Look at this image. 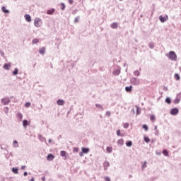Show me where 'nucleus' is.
Returning a JSON list of instances; mask_svg holds the SVG:
<instances>
[{"label": "nucleus", "mask_w": 181, "mask_h": 181, "mask_svg": "<svg viewBox=\"0 0 181 181\" xmlns=\"http://www.w3.org/2000/svg\"><path fill=\"white\" fill-rule=\"evenodd\" d=\"M167 57L172 62H176L177 60V55L175 51H170L166 54Z\"/></svg>", "instance_id": "obj_1"}, {"label": "nucleus", "mask_w": 181, "mask_h": 181, "mask_svg": "<svg viewBox=\"0 0 181 181\" xmlns=\"http://www.w3.org/2000/svg\"><path fill=\"white\" fill-rule=\"evenodd\" d=\"M42 25H43V21H42V19L40 18H35L34 26H35V28H40L42 26Z\"/></svg>", "instance_id": "obj_2"}, {"label": "nucleus", "mask_w": 181, "mask_h": 181, "mask_svg": "<svg viewBox=\"0 0 181 181\" xmlns=\"http://www.w3.org/2000/svg\"><path fill=\"white\" fill-rule=\"evenodd\" d=\"M131 84H133V86H139L141 84V81L139 78L133 77L130 79Z\"/></svg>", "instance_id": "obj_3"}, {"label": "nucleus", "mask_w": 181, "mask_h": 181, "mask_svg": "<svg viewBox=\"0 0 181 181\" xmlns=\"http://www.w3.org/2000/svg\"><path fill=\"white\" fill-rule=\"evenodd\" d=\"M168 19H169V17L168 15H165V16L163 17V16H159V20L162 23H165V22H167Z\"/></svg>", "instance_id": "obj_4"}, {"label": "nucleus", "mask_w": 181, "mask_h": 181, "mask_svg": "<svg viewBox=\"0 0 181 181\" xmlns=\"http://www.w3.org/2000/svg\"><path fill=\"white\" fill-rule=\"evenodd\" d=\"M170 114V115H177L179 114V109L176 107L171 109Z\"/></svg>", "instance_id": "obj_5"}, {"label": "nucleus", "mask_w": 181, "mask_h": 181, "mask_svg": "<svg viewBox=\"0 0 181 181\" xmlns=\"http://www.w3.org/2000/svg\"><path fill=\"white\" fill-rule=\"evenodd\" d=\"M1 102L3 103L4 105H8V104L11 103V100L9 98H4L1 99Z\"/></svg>", "instance_id": "obj_6"}, {"label": "nucleus", "mask_w": 181, "mask_h": 181, "mask_svg": "<svg viewBox=\"0 0 181 181\" xmlns=\"http://www.w3.org/2000/svg\"><path fill=\"white\" fill-rule=\"evenodd\" d=\"M28 125H30V122L28 121L27 119H24L23 121V127L26 128Z\"/></svg>", "instance_id": "obj_7"}, {"label": "nucleus", "mask_w": 181, "mask_h": 181, "mask_svg": "<svg viewBox=\"0 0 181 181\" xmlns=\"http://www.w3.org/2000/svg\"><path fill=\"white\" fill-rule=\"evenodd\" d=\"M121 73V68H119L117 69H115L114 71H113V74L114 76H119Z\"/></svg>", "instance_id": "obj_8"}, {"label": "nucleus", "mask_w": 181, "mask_h": 181, "mask_svg": "<svg viewBox=\"0 0 181 181\" xmlns=\"http://www.w3.org/2000/svg\"><path fill=\"white\" fill-rule=\"evenodd\" d=\"M25 21L27 22H32V17H30V15L29 14H25Z\"/></svg>", "instance_id": "obj_9"}, {"label": "nucleus", "mask_w": 181, "mask_h": 181, "mask_svg": "<svg viewBox=\"0 0 181 181\" xmlns=\"http://www.w3.org/2000/svg\"><path fill=\"white\" fill-rule=\"evenodd\" d=\"M3 68L4 70H9L11 69V63L4 64Z\"/></svg>", "instance_id": "obj_10"}, {"label": "nucleus", "mask_w": 181, "mask_h": 181, "mask_svg": "<svg viewBox=\"0 0 181 181\" xmlns=\"http://www.w3.org/2000/svg\"><path fill=\"white\" fill-rule=\"evenodd\" d=\"M103 166H104L105 170H107V169H108V168L110 167V162L105 161L103 163Z\"/></svg>", "instance_id": "obj_11"}, {"label": "nucleus", "mask_w": 181, "mask_h": 181, "mask_svg": "<svg viewBox=\"0 0 181 181\" xmlns=\"http://www.w3.org/2000/svg\"><path fill=\"white\" fill-rule=\"evenodd\" d=\"M40 54H45L46 53V48L42 47L39 49Z\"/></svg>", "instance_id": "obj_12"}, {"label": "nucleus", "mask_w": 181, "mask_h": 181, "mask_svg": "<svg viewBox=\"0 0 181 181\" xmlns=\"http://www.w3.org/2000/svg\"><path fill=\"white\" fill-rule=\"evenodd\" d=\"M125 91H126L127 93H131V91H132V86H126V87H125Z\"/></svg>", "instance_id": "obj_13"}, {"label": "nucleus", "mask_w": 181, "mask_h": 181, "mask_svg": "<svg viewBox=\"0 0 181 181\" xmlns=\"http://www.w3.org/2000/svg\"><path fill=\"white\" fill-rule=\"evenodd\" d=\"M54 8H51L47 11V15H53L54 13Z\"/></svg>", "instance_id": "obj_14"}, {"label": "nucleus", "mask_w": 181, "mask_h": 181, "mask_svg": "<svg viewBox=\"0 0 181 181\" xmlns=\"http://www.w3.org/2000/svg\"><path fill=\"white\" fill-rule=\"evenodd\" d=\"M57 104L58 105H64V100H62V99H59L57 101Z\"/></svg>", "instance_id": "obj_15"}, {"label": "nucleus", "mask_w": 181, "mask_h": 181, "mask_svg": "<svg viewBox=\"0 0 181 181\" xmlns=\"http://www.w3.org/2000/svg\"><path fill=\"white\" fill-rule=\"evenodd\" d=\"M117 145L119 146H122V145H124V139H120L117 141Z\"/></svg>", "instance_id": "obj_16"}, {"label": "nucleus", "mask_w": 181, "mask_h": 181, "mask_svg": "<svg viewBox=\"0 0 181 181\" xmlns=\"http://www.w3.org/2000/svg\"><path fill=\"white\" fill-rule=\"evenodd\" d=\"M81 150L83 153H88L90 152V148L82 147Z\"/></svg>", "instance_id": "obj_17"}, {"label": "nucleus", "mask_w": 181, "mask_h": 181, "mask_svg": "<svg viewBox=\"0 0 181 181\" xmlns=\"http://www.w3.org/2000/svg\"><path fill=\"white\" fill-rule=\"evenodd\" d=\"M47 160H53V159H54V156H53L52 154H48L47 156Z\"/></svg>", "instance_id": "obj_18"}, {"label": "nucleus", "mask_w": 181, "mask_h": 181, "mask_svg": "<svg viewBox=\"0 0 181 181\" xmlns=\"http://www.w3.org/2000/svg\"><path fill=\"white\" fill-rule=\"evenodd\" d=\"M110 28H112V29H117V28H118V23H112L110 25Z\"/></svg>", "instance_id": "obj_19"}, {"label": "nucleus", "mask_w": 181, "mask_h": 181, "mask_svg": "<svg viewBox=\"0 0 181 181\" xmlns=\"http://www.w3.org/2000/svg\"><path fill=\"white\" fill-rule=\"evenodd\" d=\"M133 74L136 77H139V76H141V72H139L138 70H136L134 71Z\"/></svg>", "instance_id": "obj_20"}, {"label": "nucleus", "mask_w": 181, "mask_h": 181, "mask_svg": "<svg viewBox=\"0 0 181 181\" xmlns=\"http://www.w3.org/2000/svg\"><path fill=\"white\" fill-rule=\"evenodd\" d=\"M106 151L107 152V153H111L112 152V147L111 146H107L106 148Z\"/></svg>", "instance_id": "obj_21"}, {"label": "nucleus", "mask_w": 181, "mask_h": 181, "mask_svg": "<svg viewBox=\"0 0 181 181\" xmlns=\"http://www.w3.org/2000/svg\"><path fill=\"white\" fill-rule=\"evenodd\" d=\"M1 10L4 13H9V10L6 9V7L5 6L1 7Z\"/></svg>", "instance_id": "obj_22"}, {"label": "nucleus", "mask_w": 181, "mask_h": 181, "mask_svg": "<svg viewBox=\"0 0 181 181\" xmlns=\"http://www.w3.org/2000/svg\"><path fill=\"white\" fill-rule=\"evenodd\" d=\"M13 146L14 148H19V144H18V142L16 141V140H14L13 142Z\"/></svg>", "instance_id": "obj_23"}, {"label": "nucleus", "mask_w": 181, "mask_h": 181, "mask_svg": "<svg viewBox=\"0 0 181 181\" xmlns=\"http://www.w3.org/2000/svg\"><path fill=\"white\" fill-rule=\"evenodd\" d=\"M12 172L14 173L16 175H18L19 173V171L17 168H13Z\"/></svg>", "instance_id": "obj_24"}, {"label": "nucleus", "mask_w": 181, "mask_h": 181, "mask_svg": "<svg viewBox=\"0 0 181 181\" xmlns=\"http://www.w3.org/2000/svg\"><path fill=\"white\" fill-rule=\"evenodd\" d=\"M126 146H128V148H131V146H132V141H128L127 142H126Z\"/></svg>", "instance_id": "obj_25"}, {"label": "nucleus", "mask_w": 181, "mask_h": 181, "mask_svg": "<svg viewBox=\"0 0 181 181\" xmlns=\"http://www.w3.org/2000/svg\"><path fill=\"white\" fill-rule=\"evenodd\" d=\"M18 71L19 70L18 69V68H15L14 71H13V76H18Z\"/></svg>", "instance_id": "obj_26"}, {"label": "nucleus", "mask_w": 181, "mask_h": 181, "mask_svg": "<svg viewBox=\"0 0 181 181\" xmlns=\"http://www.w3.org/2000/svg\"><path fill=\"white\" fill-rule=\"evenodd\" d=\"M95 107L97 108H99V110H104V108L103 107V105H101L100 104H95Z\"/></svg>", "instance_id": "obj_27"}, {"label": "nucleus", "mask_w": 181, "mask_h": 181, "mask_svg": "<svg viewBox=\"0 0 181 181\" xmlns=\"http://www.w3.org/2000/svg\"><path fill=\"white\" fill-rule=\"evenodd\" d=\"M180 103V99L177 98L174 100V104H179Z\"/></svg>", "instance_id": "obj_28"}, {"label": "nucleus", "mask_w": 181, "mask_h": 181, "mask_svg": "<svg viewBox=\"0 0 181 181\" xmlns=\"http://www.w3.org/2000/svg\"><path fill=\"white\" fill-rule=\"evenodd\" d=\"M38 139H40V141H46V139L43 137L42 135H39Z\"/></svg>", "instance_id": "obj_29"}, {"label": "nucleus", "mask_w": 181, "mask_h": 181, "mask_svg": "<svg viewBox=\"0 0 181 181\" xmlns=\"http://www.w3.org/2000/svg\"><path fill=\"white\" fill-rule=\"evenodd\" d=\"M163 155H164V156H169V153H168V151L163 150Z\"/></svg>", "instance_id": "obj_30"}, {"label": "nucleus", "mask_w": 181, "mask_h": 181, "mask_svg": "<svg viewBox=\"0 0 181 181\" xmlns=\"http://www.w3.org/2000/svg\"><path fill=\"white\" fill-rule=\"evenodd\" d=\"M18 118H19L21 120H22V118H23V115L22 113H18L17 114Z\"/></svg>", "instance_id": "obj_31"}, {"label": "nucleus", "mask_w": 181, "mask_h": 181, "mask_svg": "<svg viewBox=\"0 0 181 181\" xmlns=\"http://www.w3.org/2000/svg\"><path fill=\"white\" fill-rule=\"evenodd\" d=\"M148 47H150V49H153V47H155V45L153 44V42H150L148 44Z\"/></svg>", "instance_id": "obj_32"}, {"label": "nucleus", "mask_w": 181, "mask_h": 181, "mask_svg": "<svg viewBox=\"0 0 181 181\" xmlns=\"http://www.w3.org/2000/svg\"><path fill=\"white\" fill-rule=\"evenodd\" d=\"M24 106L25 107V108H29V107H30V102L25 103Z\"/></svg>", "instance_id": "obj_33"}, {"label": "nucleus", "mask_w": 181, "mask_h": 181, "mask_svg": "<svg viewBox=\"0 0 181 181\" xmlns=\"http://www.w3.org/2000/svg\"><path fill=\"white\" fill-rule=\"evenodd\" d=\"M61 6L62 11H64V9L66 8V5H64V3H61Z\"/></svg>", "instance_id": "obj_34"}, {"label": "nucleus", "mask_w": 181, "mask_h": 181, "mask_svg": "<svg viewBox=\"0 0 181 181\" xmlns=\"http://www.w3.org/2000/svg\"><path fill=\"white\" fill-rule=\"evenodd\" d=\"M32 43H33V45H36V43H39V40L34 39V40H33Z\"/></svg>", "instance_id": "obj_35"}, {"label": "nucleus", "mask_w": 181, "mask_h": 181, "mask_svg": "<svg viewBox=\"0 0 181 181\" xmlns=\"http://www.w3.org/2000/svg\"><path fill=\"white\" fill-rule=\"evenodd\" d=\"M175 80H180V76H179L178 74H175Z\"/></svg>", "instance_id": "obj_36"}, {"label": "nucleus", "mask_w": 181, "mask_h": 181, "mask_svg": "<svg viewBox=\"0 0 181 181\" xmlns=\"http://www.w3.org/2000/svg\"><path fill=\"white\" fill-rule=\"evenodd\" d=\"M144 139L145 142H146V144H149V142H150V141H151V140H150L148 137H146V136H144Z\"/></svg>", "instance_id": "obj_37"}, {"label": "nucleus", "mask_w": 181, "mask_h": 181, "mask_svg": "<svg viewBox=\"0 0 181 181\" xmlns=\"http://www.w3.org/2000/svg\"><path fill=\"white\" fill-rule=\"evenodd\" d=\"M136 108L137 110V115H139L141 114V109L138 106H136Z\"/></svg>", "instance_id": "obj_38"}, {"label": "nucleus", "mask_w": 181, "mask_h": 181, "mask_svg": "<svg viewBox=\"0 0 181 181\" xmlns=\"http://www.w3.org/2000/svg\"><path fill=\"white\" fill-rule=\"evenodd\" d=\"M150 119H151V121H153L154 122L156 120L155 116L153 115H151L150 116Z\"/></svg>", "instance_id": "obj_39"}, {"label": "nucleus", "mask_w": 181, "mask_h": 181, "mask_svg": "<svg viewBox=\"0 0 181 181\" xmlns=\"http://www.w3.org/2000/svg\"><path fill=\"white\" fill-rule=\"evenodd\" d=\"M60 156H62V157L66 156V151H62L61 153H60Z\"/></svg>", "instance_id": "obj_40"}, {"label": "nucleus", "mask_w": 181, "mask_h": 181, "mask_svg": "<svg viewBox=\"0 0 181 181\" xmlns=\"http://www.w3.org/2000/svg\"><path fill=\"white\" fill-rule=\"evenodd\" d=\"M165 103H167V104H170L171 103L170 98H167L165 99Z\"/></svg>", "instance_id": "obj_41"}, {"label": "nucleus", "mask_w": 181, "mask_h": 181, "mask_svg": "<svg viewBox=\"0 0 181 181\" xmlns=\"http://www.w3.org/2000/svg\"><path fill=\"white\" fill-rule=\"evenodd\" d=\"M129 127V124L128 123H124L123 124V128H128Z\"/></svg>", "instance_id": "obj_42"}, {"label": "nucleus", "mask_w": 181, "mask_h": 181, "mask_svg": "<svg viewBox=\"0 0 181 181\" xmlns=\"http://www.w3.org/2000/svg\"><path fill=\"white\" fill-rule=\"evenodd\" d=\"M141 168H142V169H145V168H146V161H145V162L142 164Z\"/></svg>", "instance_id": "obj_43"}, {"label": "nucleus", "mask_w": 181, "mask_h": 181, "mask_svg": "<svg viewBox=\"0 0 181 181\" xmlns=\"http://www.w3.org/2000/svg\"><path fill=\"white\" fill-rule=\"evenodd\" d=\"M142 128H143L144 129H145V131H148V126H146V124H144V125L142 126Z\"/></svg>", "instance_id": "obj_44"}, {"label": "nucleus", "mask_w": 181, "mask_h": 181, "mask_svg": "<svg viewBox=\"0 0 181 181\" xmlns=\"http://www.w3.org/2000/svg\"><path fill=\"white\" fill-rule=\"evenodd\" d=\"M4 111H5L6 114H8V112H9V108H8L7 107H5Z\"/></svg>", "instance_id": "obj_45"}, {"label": "nucleus", "mask_w": 181, "mask_h": 181, "mask_svg": "<svg viewBox=\"0 0 181 181\" xmlns=\"http://www.w3.org/2000/svg\"><path fill=\"white\" fill-rule=\"evenodd\" d=\"M78 21H79V18L78 17L75 18L74 23H77L78 22Z\"/></svg>", "instance_id": "obj_46"}, {"label": "nucleus", "mask_w": 181, "mask_h": 181, "mask_svg": "<svg viewBox=\"0 0 181 181\" xmlns=\"http://www.w3.org/2000/svg\"><path fill=\"white\" fill-rule=\"evenodd\" d=\"M117 136H119L121 135V131L120 130L117 131Z\"/></svg>", "instance_id": "obj_47"}, {"label": "nucleus", "mask_w": 181, "mask_h": 181, "mask_svg": "<svg viewBox=\"0 0 181 181\" xmlns=\"http://www.w3.org/2000/svg\"><path fill=\"white\" fill-rule=\"evenodd\" d=\"M105 115L107 116V117H110L111 115V112H110V111H107L106 112Z\"/></svg>", "instance_id": "obj_48"}, {"label": "nucleus", "mask_w": 181, "mask_h": 181, "mask_svg": "<svg viewBox=\"0 0 181 181\" xmlns=\"http://www.w3.org/2000/svg\"><path fill=\"white\" fill-rule=\"evenodd\" d=\"M105 179L106 181H111V179H110L109 177H105Z\"/></svg>", "instance_id": "obj_49"}, {"label": "nucleus", "mask_w": 181, "mask_h": 181, "mask_svg": "<svg viewBox=\"0 0 181 181\" xmlns=\"http://www.w3.org/2000/svg\"><path fill=\"white\" fill-rule=\"evenodd\" d=\"M69 4L73 5V0H68Z\"/></svg>", "instance_id": "obj_50"}, {"label": "nucleus", "mask_w": 181, "mask_h": 181, "mask_svg": "<svg viewBox=\"0 0 181 181\" xmlns=\"http://www.w3.org/2000/svg\"><path fill=\"white\" fill-rule=\"evenodd\" d=\"M155 134H156V136L159 135V130H156Z\"/></svg>", "instance_id": "obj_51"}, {"label": "nucleus", "mask_w": 181, "mask_h": 181, "mask_svg": "<svg viewBox=\"0 0 181 181\" xmlns=\"http://www.w3.org/2000/svg\"><path fill=\"white\" fill-rule=\"evenodd\" d=\"M79 156H84V153L83 151L79 153Z\"/></svg>", "instance_id": "obj_52"}, {"label": "nucleus", "mask_w": 181, "mask_h": 181, "mask_svg": "<svg viewBox=\"0 0 181 181\" xmlns=\"http://www.w3.org/2000/svg\"><path fill=\"white\" fill-rule=\"evenodd\" d=\"M21 169L23 170L24 169H26V165H22Z\"/></svg>", "instance_id": "obj_53"}, {"label": "nucleus", "mask_w": 181, "mask_h": 181, "mask_svg": "<svg viewBox=\"0 0 181 181\" xmlns=\"http://www.w3.org/2000/svg\"><path fill=\"white\" fill-rule=\"evenodd\" d=\"M23 175L24 176H28V172H24Z\"/></svg>", "instance_id": "obj_54"}, {"label": "nucleus", "mask_w": 181, "mask_h": 181, "mask_svg": "<svg viewBox=\"0 0 181 181\" xmlns=\"http://www.w3.org/2000/svg\"><path fill=\"white\" fill-rule=\"evenodd\" d=\"M154 129L155 131H158V126H155Z\"/></svg>", "instance_id": "obj_55"}, {"label": "nucleus", "mask_w": 181, "mask_h": 181, "mask_svg": "<svg viewBox=\"0 0 181 181\" xmlns=\"http://www.w3.org/2000/svg\"><path fill=\"white\" fill-rule=\"evenodd\" d=\"M42 180H43V181L46 180V177H42Z\"/></svg>", "instance_id": "obj_56"}, {"label": "nucleus", "mask_w": 181, "mask_h": 181, "mask_svg": "<svg viewBox=\"0 0 181 181\" xmlns=\"http://www.w3.org/2000/svg\"><path fill=\"white\" fill-rule=\"evenodd\" d=\"M30 181H35V178H31Z\"/></svg>", "instance_id": "obj_57"}, {"label": "nucleus", "mask_w": 181, "mask_h": 181, "mask_svg": "<svg viewBox=\"0 0 181 181\" xmlns=\"http://www.w3.org/2000/svg\"><path fill=\"white\" fill-rule=\"evenodd\" d=\"M48 142L50 144V142H52V140L49 139L48 140Z\"/></svg>", "instance_id": "obj_58"}, {"label": "nucleus", "mask_w": 181, "mask_h": 181, "mask_svg": "<svg viewBox=\"0 0 181 181\" xmlns=\"http://www.w3.org/2000/svg\"><path fill=\"white\" fill-rule=\"evenodd\" d=\"M74 151H76V152H77V148H74Z\"/></svg>", "instance_id": "obj_59"}, {"label": "nucleus", "mask_w": 181, "mask_h": 181, "mask_svg": "<svg viewBox=\"0 0 181 181\" xmlns=\"http://www.w3.org/2000/svg\"><path fill=\"white\" fill-rule=\"evenodd\" d=\"M156 155H160V153H158V152H157V153H156Z\"/></svg>", "instance_id": "obj_60"}, {"label": "nucleus", "mask_w": 181, "mask_h": 181, "mask_svg": "<svg viewBox=\"0 0 181 181\" xmlns=\"http://www.w3.org/2000/svg\"><path fill=\"white\" fill-rule=\"evenodd\" d=\"M165 90L166 91H168V88H165Z\"/></svg>", "instance_id": "obj_61"}, {"label": "nucleus", "mask_w": 181, "mask_h": 181, "mask_svg": "<svg viewBox=\"0 0 181 181\" xmlns=\"http://www.w3.org/2000/svg\"><path fill=\"white\" fill-rule=\"evenodd\" d=\"M3 54L4 55V52H2V54Z\"/></svg>", "instance_id": "obj_62"}, {"label": "nucleus", "mask_w": 181, "mask_h": 181, "mask_svg": "<svg viewBox=\"0 0 181 181\" xmlns=\"http://www.w3.org/2000/svg\"><path fill=\"white\" fill-rule=\"evenodd\" d=\"M119 1H122V0H119Z\"/></svg>", "instance_id": "obj_63"}]
</instances>
